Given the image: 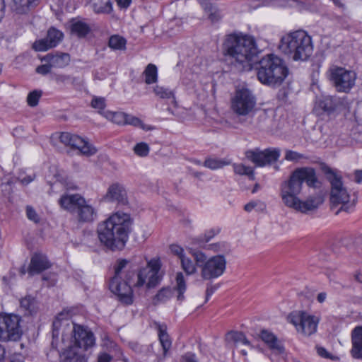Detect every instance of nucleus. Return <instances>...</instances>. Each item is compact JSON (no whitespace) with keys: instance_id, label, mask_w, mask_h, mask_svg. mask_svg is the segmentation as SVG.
Wrapping results in <instances>:
<instances>
[{"instance_id":"41","label":"nucleus","mask_w":362,"mask_h":362,"mask_svg":"<svg viewBox=\"0 0 362 362\" xmlns=\"http://www.w3.org/2000/svg\"><path fill=\"white\" fill-rule=\"evenodd\" d=\"M207 249L213 250L215 252L221 253V255H223L230 252V245L225 242L210 244L208 245Z\"/></svg>"},{"instance_id":"7","label":"nucleus","mask_w":362,"mask_h":362,"mask_svg":"<svg viewBox=\"0 0 362 362\" xmlns=\"http://www.w3.org/2000/svg\"><path fill=\"white\" fill-rule=\"evenodd\" d=\"M198 267H201V276L204 280H210L221 276L226 268V259L223 255H218L207 259L201 251L191 252Z\"/></svg>"},{"instance_id":"38","label":"nucleus","mask_w":362,"mask_h":362,"mask_svg":"<svg viewBox=\"0 0 362 362\" xmlns=\"http://www.w3.org/2000/svg\"><path fill=\"white\" fill-rule=\"evenodd\" d=\"M338 105L337 98L333 96H326L320 102V107L325 112L334 111Z\"/></svg>"},{"instance_id":"33","label":"nucleus","mask_w":362,"mask_h":362,"mask_svg":"<svg viewBox=\"0 0 362 362\" xmlns=\"http://www.w3.org/2000/svg\"><path fill=\"white\" fill-rule=\"evenodd\" d=\"M230 162L226 159H220L218 158H207L204 163V166L211 170H217L222 168L226 165H230Z\"/></svg>"},{"instance_id":"63","label":"nucleus","mask_w":362,"mask_h":362,"mask_svg":"<svg viewBox=\"0 0 362 362\" xmlns=\"http://www.w3.org/2000/svg\"><path fill=\"white\" fill-rule=\"evenodd\" d=\"M355 182L361 183L362 182V170H356L354 176Z\"/></svg>"},{"instance_id":"46","label":"nucleus","mask_w":362,"mask_h":362,"mask_svg":"<svg viewBox=\"0 0 362 362\" xmlns=\"http://www.w3.org/2000/svg\"><path fill=\"white\" fill-rule=\"evenodd\" d=\"M219 231V229H210L206 231L204 235H200L196 238V242L199 246H202V244L209 242L211 238L217 235Z\"/></svg>"},{"instance_id":"1","label":"nucleus","mask_w":362,"mask_h":362,"mask_svg":"<svg viewBox=\"0 0 362 362\" xmlns=\"http://www.w3.org/2000/svg\"><path fill=\"white\" fill-rule=\"evenodd\" d=\"M305 182L310 187H316L319 183L316 171L311 167H301L295 169L286 180L280 185V197L284 204L301 213L316 209L323 202L320 196L309 197L305 201L298 195Z\"/></svg>"},{"instance_id":"60","label":"nucleus","mask_w":362,"mask_h":362,"mask_svg":"<svg viewBox=\"0 0 362 362\" xmlns=\"http://www.w3.org/2000/svg\"><path fill=\"white\" fill-rule=\"evenodd\" d=\"M115 1L120 8L127 9L130 6L132 0H115Z\"/></svg>"},{"instance_id":"56","label":"nucleus","mask_w":362,"mask_h":362,"mask_svg":"<svg viewBox=\"0 0 362 362\" xmlns=\"http://www.w3.org/2000/svg\"><path fill=\"white\" fill-rule=\"evenodd\" d=\"M170 252L178 257V258L180 259V260L182 258V257H185V252H184V249L178 245H175V244H173L170 246Z\"/></svg>"},{"instance_id":"2","label":"nucleus","mask_w":362,"mask_h":362,"mask_svg":"<svg viewBox=\"0 0 362 362\" xmlns=\"http://www.w3.org/2000/svg\"><path fill=\"white\" fill-rule=\"evenodd\" d=\"M223 54L239 71H250L259 50L252 36L230 34L226 36L222 45Z\"/></svg>"},{"instance_id":"5","label":"nucleus","mask_w":362,"mask_h":362,"mask_svg":"<svg viewBox=\"0 0 362 362\" xmlns=\"http://www.w3.org/2000/svg\"><path fill=\"white\" fill-rule=\"evenodd\" d=\"M257 78L263 84L279 86L286 78L288 70L283 59L274 54H269L259 61Z\"/></svg>"},{"instance_id":"12","label":"nucleus","mask_w":362,"mask_h":362,"mask_svg":"<svg viewBox=\"0 0 362 362\" xmlns=\"http://www.w3.org/2000/svg\"><path fill=\"white\" fill-rule=\"evenodd\" d=\"M288 320L293 325L296 330L305 335L310 336L317 331L319 320L317 317L305 311H294L288 316Z\"/></svg>"},{"instance_id":"62","label":"nucleus","mask_w":362,"mask_h":362,"mask_svg":"<svg viewBox=\"0 0 362 362\" xmlns=\"http://www.w3.org/2000/svg\"><path fill=\"white\" fill-rule=\"evenodd\" d=\"M317 354L320 356H322L323 358H329V354L325 348L317 347Z\"/></svg>"},{"instance_id":"44","label":"nucleus","mask_w":362,"mask_h":362,"mask_svg":"<svg viewBox=\"0 0 362 362\" xmlns=\"http://www.w3.org/2000/svg\"><path fill=\"white\" fill-rule=\"evenodd\" d=\"M227 337L235 343H242L245 345H250V341L245 335L241 332L232 331L228 333Z\"/></svg>"},{"instance_id":"51","label":"nucleus","mask_w":362,"mask_h":362,"mask_svg":"<svg viewBox=\"0 0 362 362\" xmlns=\"http://www.w3.org/2000/svg\"><path fill=\"white\" fill-rule=\"evenodd\" d=\"M91 107L94 109L98 110V113L103 115V112H107L105 110V100L104 98L95 97L92 99Z\"/></svg>"},{"instance_id":"3","label":"nucleus","mask_w":362,"mask_h":362,"mask_svg":"<svg viewBox=\"0 0 362 362\" xmlns=\"http://www.w3.org/2000/svg\"><path fill=\"white\" fill-rule=\"evenodd\" d=\"M132 221L130 215L117 212L98 226L100 243L112 251L122 250L127 240Z\"/></svg>"},{"instance_id":"20","label":"nucleus","mask_w":362,"mask_h":362,"mask_svg":"<svg viewBox=\"0 0 362 362\" xmlns=\"http://www.w3.org/2000/svg\"><path fill=\"white\" fill-rule=\"evenodd\" d=\"M83 202V197L78 194H65L59 199V205L66 211H74L77 209L80 202Z\"/></svg>"},{"instance_id":"45","label":"nucleus","mask_w":362,"mask_h":362,"mask_svg":"<svg viewBox=\"0 0 362 362\" xmlns=\"http://www.w3.org/2000/svg\"><path fill=\"white\" fill-rule=\"evenodd\" d=\"M125 124H129L134 127H139L144 130H151L152 128L145 125L142 121L136 117L127 114Z\"/></svg>"},{"instance_id":"6","label":"nucleus","mask_w":362,"mask_h":362,"mask_svg":"<svg viewBox=\"0 0 362 362\" xmlns=\"http://www.w3.org/2000/svg\"><path fill=\"white\" fill-rule=\"evenodd\" d=\"M161 263L158 259H151L147 262L146 267L139 269L136 275L133 272H127V279L136 288L146 286L147 288H152L160 284L163 278L160 271Z\"/></svg>"},{"instance_id":"58","label":"nucleus","mask_w":362,"mask_h":362,"mask_svg":"<svg viewBox=\"0 0 362 362\" xmlns=\"http://www.w3.org/2000/svg\"><path fill=\"white\" fill-rule=\"evenodd\" d=\"M222 18V15L221 13V11L216 8L214 11L209 16V18L213 23L218 22Z\"/></svg>"},{"instance_id":"52","label":"nucleus","mask_w":362,"mask_h":362,"mask_svg":"<svg viewBox=\"0 0 362 362\" xmlns=\"http://www.w3.org/2000/svg\"><path fill=\"white\" fill-rule=\"evenodd\" d=\"M134 151L137 156L145 157L148 154L150 148L146 143L141 142L134 146Z\"/></svg>"},{"instance_id":"48","label":"nucleus","mask_w":362,"mask_h":362,"mask_svg":"<svg viewBox=\"0 0 362 362\" xmlns=\"http://www.w3.org/2000/svg\"><path fill=\"white\" fill-rule=\"evenodd\" d=\"M265 209V204L259 200L251 201L244 206V209L247 212H251L253 209H255L257 211H263Z\"/></svg>"},{"instance_id":"37","label":"nucleus","mask_w":362,"mask_h":362,"mask_svg":"<svg viewBox=\"0 0 362 362\" xmlns=\"http://www.w3.org/2000/svg\"><path fill=\"white\" fill-rule=\"evenodd\" d=\"M20 305L26 315H32L35 312L36 300L32 296H28L20 300Z\"/></svg>"},{"instance_id":"28","label":"nucleus","mask_w":362,"mask_h":362,"mask_svg":"<svg viewBox=\"0 0 362 362\" xmlns=\"http://www.w3.org/2000/svg\"><path fill=\"white\" fill-rule=\"evenodd\" d=\"M175 290L177 292V300L182 301L185 299L184 293L187 290L186 280L182 272L176 274Z\"/></svg>"},{"instance_id":"53","label":"nucleus","mask_w":362,"mask_h":362,"mask_svg":"<svg viewBox=\"0 0 362 362\" xmlns=\"http://www.w3.org/2000/svg\"><path fill=\"white\" fill-rule=\"evenodd\" d=\"M303 155L291 150H286L285 153V159L288 161H298L303 158Z\"/></svg>"},{"instance_id":"15","label":"nucleus","mask_w":362,"mask_h":362,"mask_svg":"<svg viewBox=\"0 0 362 362\" xmlns=\"http://www.w3.org/2000/svg\"><path fill=\"white\" fill-rule=\"evenodd\" d=\"M110 291L117 296L118 300L124 305H132L134 302V294L132 288V284L127 279L112 278L110 281Z\"/></svg>"},{"instance_id":"9","label":"nucleus","mask_w":362,"mask_h":362,"mask_svg":"<svg viewBox=\"0 0 362 362\" xmlns=\"http://www.w3.org/2000/svg\"><path fill=\"white\" fill-rule=\"evenodd\" d=\"M62 341L68 347L87 350L95 344V337L92 332L83 326L74 324L73 328L68 334H63Z\"/></svg>"},{"instance_id":"31","label":"nucleus","mask_w":362,"mask_h":362,"mask_svg":"<svg viewBox=\"0 0 362 362\" xmlns=\"http://www.w3.org/2000/svg\"><path fill=\"white\" fill-rule=\"evenodd\" d=\"M158 337L163 347V356H165L168 351L171 347V341L166 332V327L164 325H158Z\"/></svg>"},{"instance_id":"61","label":"nucleus","mask_w":362,"mask_h":362,"mask_svg":"<svg viewBox=\"0 0 362 362\" xmlns=\"http://www.w3.org/2000/svg\"><path fill=\"white\" fill-rule=\"evenodd\" d=\"M111 360L112 356L106 353H102L98 357V362H110Z\"/></svg>"},{"instance_id":"13","label":"nucleus","mask_w":362,"mask_h":362,"mask_svg":"<svg viewBox=\"0 0 362 362\" xmlns=\"http://www.w3.org/2000/svg\"><path fill=\"white\" fill-rule=\"evenodd\" d=\"M330 79L339 92L348 93L355 85L356 74L345 68L333 66L329 69Z\"/></svg>"},{"instance_id":"19","label":"nucleus","mask_w":362,"mask_h":362,"mask_svg":"<svg viewBox=\"0 0 362 362\" xmlns=\"http://www.w3.org/2000/svg\"><path fill=\"white\" fill-rule=\"evenodd\" d=\"M50 264L47 259V257L42 254H35L30 260V264L28 267V273L30 275L39 274L44 270L49 268Z\"/></svg>"},{"instance_id":"54","label":"nucleus","mask_w":362,"mask_h":362,"mask_svg":"<svg viewBox=\"0 0 362 362\" xmlns=\"http://www.w3.org/2000/svg\"><path fill=\"white\" fill-rule=\"evenodd\" d=\"M200 4L203 10L208 14V16L212 13L214 10L217 8L209 0H201Z\"/></svg>"},{"instance_id":"47","label":"nucleus","mask_w":362,"mask_h":362,"mask_svg":"<svg viewBox=\"0 0 362 362\" xmlns=\"http://www.w3.org/2000/svg\"><path fill=\"white\" fill-rule=\"evenodd\" d=\"M129 262L125 259H119L117 261L115 266V275L112 278L122 279V271L127 268Z\"/></svg>"},{"instance_id":"23","label":"nucleus","mask_w":362,"mask_h":362,"mask_svg":"<svg viewBox=\"0 0 362 362\" xmlns=\"http://www.w3.org/2000/svg\"><path fill=\"white\" fill-rule=\"evenodd\" d=\"M40 0H13L12 10L16 13L24 14L34 8Z\"/></svg>"},{"instance_id":"10","label":"nucleus","mask_w":362,"mask_h":362,"mask_svg":"<svg viewBox=\"0 0 362 362\" xmlns=\"http://www.w3.org/2000/svg\"><path fill=\"white\" fill-rule=\"evenodd\" d=\"M256 105V98L247 88H238L230 99L232 111L239 116H247L253 111Z\"/></svg>"},{"instance_id":"35","label":"nucleus","mask_w":362,"mask_h":362,"mask_svg":"<svg viewBox=\"0 0 362 362\" xmlns=\"http://www.w3.org/2000/svg\"><path fill=\"white\" fill-rule=\"evenodd\" d=\"M71 33L78 37H84L90 32L89 25L82 21H77L72 23L71 27Z\"/></svg>"},{"instance_id":"14","label":"nucleus","mask_w":362,"mask_h":362,"mask_svg":"<svg viewBox=\"0 0 362 362\" xmlns=\"http://www.w3.org/2000/svg\"><path fill=\"white\" fill-rule=\"evenodd\" d=\"M281 155V150L278 148H269L264 151L259 149L246 151V158L257 167L270 165L277 161Z\"/></svg>"},{"instance_id":"59","label":"nucleus","mask_w":362,"mask_h":362,"mask_svg":"<svg viewBox=\"0 0 362 362\" xmlns=\"http://www.w3.org/2000/svg\"><path fill=\"white\" fill-rule=\"evenodd\" d=\"M181 362H198L194 354L187 353L182 357Z\"/></svg>"},{"instance_id":"16","label":"nucleus","mask_w":362,"mask_h":362,"mask_svg":"<svg viewBox=\"0 0 362 362\" xmlns=\"http://www.w3.org/2000/svg\"><path fill=\"white\" fill-rule=\"evenodd\" d=\"M62 38L63 33L61 31L51 28L47 31L46 38L35 41L33 47L36 51L45 52L56 47L62 41Z\"/></svg>"},{"instance_id":"30","label":"nucleus","mask_w":362,"mask_h":362,"mask_svg":"<svg viewBox=\"0 0 362 362\" xmlns=\"http://www.w3.org/2000/svg\"><path fill=\"white\" fill-rule=\"evenodd\" d=\"M73 346L69 347V349L64 353V362H86V358L83 354L77 351Z\"/></svg>"},{"instance_id":"49","label":"nucleus","mask_w":362,"mask_h":362,"mask_svg":"<svg viewBox=\"0 0 362 362\" xmlns=\"http://www.w3.org/2000/svg\"><path fill=\"white\" fill-rule=\"evenodd\" d=\"M78 135L74 134L69 132H62L59 136L60 141L66 146H69L71 148L74 147V144L76 141L75 137Z\"/></svg>"},{"instance_id":"24","label":"nucleus","mask_w":362,"mask_h":362,"mask_svg":"<svg viewBox=\"0 0 362 362\" xmlns=\"http://www.w3.org/2000/svg\"><path fill=\"white\" fill-rule=\"evenodd\" d=\"M75 139H76V141L75 142V144H74V148L79 150L82 154L87 156L94 155L96 153V148L85 139L79 136H77Z\"/></svg>"},{"instance_id":"36","label":"nucleus","mask_w":362,"mask_h":362,"mask_svg":"<svg viewBox=\"0 0 362 362\" xmlns=\"http://www.w3.org/2000/svg\"><path fill=\"white\" fill-rule=\"evenodd\" d=\"M180 264L182 269L184 270L187 275H193L197 273V267L198 266L197 262L195 261L194 263L193 260L189 257H187L186 255L182 257V258L180 259Z\"/></svg>"},{"instance_id":"50","label":"nucleus","mask_w":362,"mask_h":362,"mask_svg":"<svg viewBox=\"0 0 362 362\" xmlns=\"http://www.w3.org/2000/svg\"><path fill=\"white\" fill-rule=\"evenodd\" d=\"M42 92L38 90L31 91L27 97V103L30 107H35L37 105L40 98H41Z\"/></svg>"},{"instance_id":"8","label":"nucleus","mask_w":362,"mask_h":362,"mask_svg":"<svg viewBox=\"0 0 362 362\" xmlns=\"http://www.w3.org/2000/svg\"><path fill=\"white\" fill-rule=\"evenodd\" d=\"M327 180L331 184L330 201L333 204H341L339 211L350 212L355 205V200L349 203V194L344 186L341 177L329 167L323 168Z\"/></svg>"},{"instance_id":"64","label":"nucleus","mask_w":362,"mask_h":362,"mask_svg":"<svg viewBox=\"0 0 362 362\" xmlns=\"http://www.w3.org/2000/svg\"><path fill=\"white\" fill-rule=\"evenodd\" d=\"M327 298V293L325 292H321L320 293H318L317 296V300L320 303H322L325 301Z\"/></svg>"},{"instance_id":"4","label":"nucleus","mask_w":362,"mask_h":362,"mask_svg":"<svg viewBox=\"0 0 362 362\" xmlns=\"http://www.w3.org/2000/svg\"><path fill=\"white\" fill-rule=\"evenodd\" d=\"M279 49L294 61H305L313 51L312 38L302 30L291 32L281 37Z\"/></svg>"},{"instance_id":"22","label":"nucleus","mask_w":362,"mask_h":362,"mask_svg":"<svg viewBox=\"0 0 362 362\" xmlns=\"http://www.w3.org/2000/svg\"><path fill=\"white\" fill-rule=\"evenodd\" d=\"M260 337L270 349L276 351L278 354L284 352V346L272 332L264 329L260 333Z\"/></svg>"},{"instance_id":"55","label":"nucleus","mask_w":362,"mask_h":362,"mask_svg":"<svg viewBox=\"0 0 362 362\" xmlns=\"http://www.w3.org/2000/svg\"><path fill=\"white\" fill-rule=\"evenodd\" d=\"M26 215L29 220L38 223L40 222V217L35 210L30 206H27L26 207Z\"/></svg>"},{"instance_id":"11","label":"nucleus","mask_w":362,"mask_h":362,"mask_svg":"<svg viewBox=\"0 0 362 362\" xmlns=\"http://www.w3.org/2000/svg\"><path fill=\"white\" fill-rule=\"evenodd\" d=\"M21 322L17 315L0 314V341H18L23 334Z\"/></svg>"},{"instance_id":"42","label":"nucleus","mask_w":362,"mask_h":362,"mask_svg":"<svg viewBox=\"0 0 362 362\" xmlns=\"http://www.w3.org/2000/svg\"><path fill=\"white\" fill-rule=\"evenodd\" d=\"M234 172L241 175H247L251 180H254V170L250 166H245L243 164H234Z\"/></svg>"},{"instance_id":"27","label":"nucleus","mask_w":362,"mask_h":362,"mask_svg":"<svg viewBox=\"0 0 362 362\" xmlns=\"http://www.w3.org/2000/svg\"><path fill=\"white\" fill-rule=\"evenodd\" d=\"M45 59L48 61L52 68H62L68 64L69 61V55L66 53L56 55L47 54Z\"/></svg>"},{"instance_id":"29","label":"nucleus","mask_w":362,"mask_h":362,"mask_svg":"<svg viewBox=\"0 0 362 362\" xmlns=\"http://www.w3.org/2000/svg\"><path fill=\"white\" fill-rule=\"evenodd\" d=\"M144 81L146 84H153L158 81V68L153 64H148L144 72Z\"/></svg>"},{"instance_id":"39","label":"nucleus","mask_w":362,"mask_h":362,"mask_svg":"<svg viewBox=\"0 0 362 362\" xmlns=\"http://www.w3.org/2000/svg\"><path fill=\"white\" fill-rule=\"evenodd\" d=\"M153 91L154 94L160 99H170L173 98L174 103L175 100V95L173 90L165 87L156 85L153 87Z\"/></svg>"},{"instance_id":"18","label":"nucleus","mask_w":362,"mask_h":362,"mask_svg":"<svg viewBox=\"0 0 362 362\" xmlns=\"http://www.w3.org/2000/svg\"><path fill=\"white\" fill-rule=\"evenodd\" d=\"M352 347L350 351L355 359H362V326H356L351 333Z\"/></svg>"},{"instance_id":"40","label":"nucleus","mask_w":362,"mask_h":362,"mask_svg":"<svg viewBox=\"0 0 362 362\" xmlns=\"http://www.w3.org/2000/svg\"><path fill=\"white\" fill-rule=\"evenodd\" d=\"M173 296V291L170 288H163L155 296L153 301L155 303H163L169 300Z\"/></svg>"},{"instance_id":"57","label":"nucleus","mask_w":362,"mask_h":362,"mask_svg":"<svg viewBox=\"0 0 362 362\" xmlns=\"http://www.w3.org/2000/svg\"><path fill=\"white\" fill-rule=\"evenodd\" d=\"M51 69H52V66H50L49 63L47 64H42V65L38 66L36 68V72L39 74L46 75L50 72Z\"/></svg>"},{"instance_id":"43","label":"nucleus","mask_w":362,"mask_h":362,"mask_svg":"<svg viewBox=\"0 0 362 362\" xmlns=\"http://www.w3.org/2000/svg\"><path fill=\"white\" fill-rule=\"evenodd\" d=\"M109 46L114 49H123L125 48L126 40L119 35H113L109 40Z\"/></svg>"},{"instance_id":"21","label":"nucleus","mask_w":362,"mask_h":362,"mask_svg":"<svg viewBox=\"0 0 362 362\" xmlns=\"http://www.w3.org/2000/svg\"><path fill=\"white\" fill-rule=\"evenodd\" d=\"M106 198L110 201H115L122 204L127 203L126 190L119 184H114L109 187Z\"/></svg>"},{"instance_id":"17","label":"nucleus","mask_w":362,"mask_h":362,"mask_svg":"<svg viewBox=\"0 0 362 362\" xmlns=\"http://www.w3.org/2000/svg\"><path fill=\"white\" fill-rule=\"evenodd\" d=\"M76 208L77 219L79 222H92L97 217L95 209L89 204L84 198L83 202H80V204H78Z\"/></svg>"},{"instance_id":"34","label":"nucleus","mask_w":362,"mask_h":362,"mask_svg":"<svg viewBox=\"0 0 362 362\" xmlns=\"http://www.w3.org/2000/svg\"><path fill=\"white\" fill-rule=\"evenodd\" d=\"M103 116L114 123L119 125H124L127 113L122 112H112L109 110L103 112Z\"/></svg>"},{"instance_id":"32","label":"nucleus","mask_w":362,"mask_h":362,"mask_svg":"<svg viewBox=\"0 0 362 362\" xmlns=\"http://www.w3.org/2000/svg\"><path fill=\"white\" fill-rule=\"evenodd\" d=\"M93 8L96 13H110L112 10L111 0H95Z\"/></svg>"},{"instance_id":"26","label":"nucleus","mask_w":362,"mask_h":362,"mask_svg":"<svg viewBox=\"0 0 362 362\" xmlns=\"http://www.w3.org/2000/svg\"><path fill=\"white\" fill-rule=\"evenodd\" d=\"M70 317L69 313L68 311H62L59 313L54 321L53 322V330H52V338L53 340L52 341V346L54 349H57L58 344L57 342V338L59 336L58 327L60 326V324L63 321L67 320Z\"/></svg>"},{"instance_id":"25","label":"nucleus","mask_w":362,"mask_h":362,"mask_svg":"<svg viewBox=\"0 0 362 362\" xmlns=\"http://www.w3.org/2000/svg\"><path fill=\"white\" fill-rule=\"evenodd\" d=\"M75 139H76V141L75 142V144H74V148L79 150L82 154L87 156L94 155L96 153V148L85 139L79 136H77Z\"/></svg>"}]
</instances>
